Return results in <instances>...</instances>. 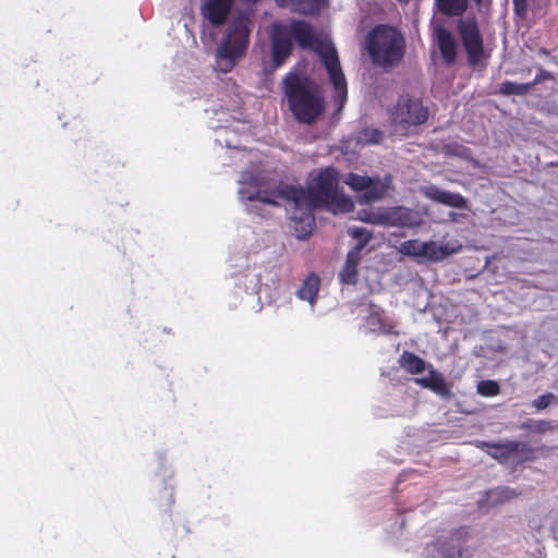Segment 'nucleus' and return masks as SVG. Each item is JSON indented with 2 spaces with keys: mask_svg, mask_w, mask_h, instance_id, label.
Here are the masks:
<instances>
[{
  "mask_svg": "<svg viewBox=\"0 0 558 558\" xmlns=\"http://www.w3.org/2000/svg\"><path fill=\"white\" fill-rule=\"evenodd\" d=\"M240 193L243 198L251 202L258 201L277 206V198H281L292 202L294 207H324L335 214L350 213L354 207L350 198L338 194V173L333 168L320 170L307 189L281 184L276 190L270 191L243 187Z\"/></svg>",
  "mask_w": 558,
  "mask_h": 558,
  "instance_id": "nucleus-1",
  "label": "nucleus"
},
{
  "mask_svg": "<svg viewBox=\"0 0 558 558\" xmlns=\"http://www.w3.org/2000/svg\"><path fill=\"white\" fill-rule=\"evenodd\" d=\"M288 28L291 39L293 38L301 48H311L318 53L333 86V101L340 111L348 99V85L336 48L330 43L318 39L312 26L305 21L292 20Z\"/></svg>",
  "mask_w": 558,
  "mask_h": 558,
  "instance_id": "nucleus-2",
  "label": "nucleus"
},
{
  "mask_svg": "<svg viewBox=\"0 0 558 558\" xmlns=\"http://www.w3.org/2000/svg\"><path fill=\"white\" fill-rule=\"evenodd\" d=\"M289 109L298 122L313 124L325 111V99L307 78L289 72L283 78Z\"/></svg>",
  "mask_w": 558,
  "mask_h": 558,
  "instance_id": "nucleus-3",
  "label": "nucleus"
},
{
  "mask_svg": "<svg viewBox=\"0 0 558 558\" xmlns=\"http://www.w3.org/2000/svg\"><path fill=\"white\" fill-rule=\"evenodd\" d=\"M405 38L393 26L379 24L374 26L365 38V49L372 63L385 71H390L403 60Z\"/></svg>",
  "mask_w": 558,
  "mask_h": 558,
  "instance_id": "nucleus-4",
  "label": "nucleus"
},
{
  "mask_svg": "<svg viewBox=\"0 0 558 558\" xmlns=\"http://www.w3.org/2000/svg\"><path fill=\"white\" fill-rule=\"evenodd\" d=\"M253 22L246 12H239L228 24L225 36L216 51L218 69L227 73L245 56L252 32Z\"/></svg>",
  "mask_w": 558,
  "mask_h": 558,
  "instance_id": "nucleus-5",
  "label": "nucleus"
},
{
  "mask_svg": "<svg viewBox=\"0 0 558 558\" xmlns=\"http://www.w3.org/2000/svg\"><path fill=\"white\" fill-rule=\"evenodd\" d=\"M457 29L466 53L469 65L473 68L480 65L487 56L485 54L484 39L476 19L459 20Z\"/></svg>",
  "mask_w": 558,
  "mask_h": 558,
  "instance_id": "nucleus-6",
  "label": "nucleus"
},
{
  "mask_svg": "<svg viewBox=\"0 0 558 558\" xmlns=\"http://www.w3.org/2000/svg\"><path fill=\"white\" fill-rule=\"evenodd\" d=\"M392 120L402 126H417L428 120L429 111L422 100L412 98L409 95L399 97L392 110Z\"/></svg>",
  "mask_w": 558,
  "mask_h": 558,
  "instance_id": "nucleus-7",
  "label": "nucleus"
},
{
  "mask_svg": "<svg viewBox=\"0 0 558 558\" xmlns=\"http://www.w3.org/2000/svg\"><path fill=\"white\" fill-rule=\"evenodd\" d=\"M271 62L274 69L280 68L292 53L293 45L287 25L276 23L270 32Z\"/></svg>",
  "mask_w": 558,
  "mask_h": 558,
  "instance_id": "nucleus-8",
  "label": "nucleus"
},
{
  "mask_svg": "<svg viewBox=\"0 0 558 558\" xmlns=\"http://www.w3.org/2000/svg\"><path fill=\"white\" fill-rule=\"evenodd\" d=\"M468 532L459 529L450 533L449 536L439 537L434 544L437 553L434 558H461L462 546L465 543Z\"/></svg>",
  "mask_w": 558,
  "mask_h": 558,
  "instance_id": "nucleus-9",
  "label": "nucleus"
},
{
  "mask_svg": "<svg viewBox=\"0 0 558 558\" xmlns=\"http://www.w3.org/2000/svg\"><path fill=\"white\" fill-rule=\"evenodd\" d=\"M234 0H203L202 15L210 25L218 27L226 24Z\"/></svg>",
  "mask_w": 558,
  "mask_h": 558,
  "instance_id": "nucleus-10",
  "label": "nucleus"
},
{
  "mask_svg": "<svg viewBox=\"0 0 558 558\" xmlns=\"http://www.w3.org/2000/svg\"><path fill=\"white\" fill-rule=\"evenodd\" d=\"M362 245H354L347 254L345 263L339 272V280L343 284L354 286L357 282L359 264L362 259Z\"/></svg>",
  "mask_w": 558,
  "mask_h": 558,
  "instance_id": "nucleus-11",
  "label": "nucleus"
},
{
  "mask_svg": "<svg viewBox=\"0 0 558 558\" xmlns=\"http://www.w3.org/2000/svg\"><path fill=\"white\" fill-rule=\"evenodd\" d=\"M435 37L441 58L447 65H451L457 60L458 45L453 35L444 26L435 29Z\"/></svg>",
  "mask_w": 558,
  "mask_h": 558,
  "instance_id": "nucleus-12",
  "label": "nucleus"
},
{
  "mask_svg": "<svg viewBox=\"0 0 558 558\" xmlns=\"http://www.w3.org/2000/svg\"><path fill=\"white\" fill-rule=\"evenodd\" d=\"M424 195L436 203L463 209L466 207V199L460 193H453L445 190H440L435 185H430L424 190Z\"/></svg>",
  "mask_w": 558,
  "mask_h": 558,
  "instance_id": "nucleus-13",
  "label": "nucleus"
},
{
  "mask_svg": "<svg viewBox=\"0 0 558 558\" xmlns=\"http://www.w3.org/2000/svg\"><path fill=\"white\" fill-rule=\"evenodd\" d=\"M366 326L369 332L383 335H398L395 331V324L384 317V311L378 306L371 304V310L365 318Z\"/></svg>",
  "mask_w": 558,
  "mask_h": 558,
  "instance_id": "nucleus-14",
  "label": "nucleus"
},
{
  "mask_svg": "<svg viewBox=\"0 0 558 558\" xmlns=\"http://www.w3.org/2000/svg\"><path fill=\"white\" fill-rule=\"evenodd\" d=\"M414 381L423 388L432 390L434 393L442 397L449 398L451 396L450 387L448 386L446 379L442 374L438 373L436 369L430 366L428 372V376L426 377H416Z\"/></svg>",
  "mask_w": 558,
  "mask_h": 558,
  "instance_id": "nucleus-15",
  "label": "nucleus"
},
{
  "mask_svg": "<svg viewBox=\"0 0 558 558\" xmlns=\"http://www.w3.org/2000/svg\"><path fill=\"white\" fill-rule=\"evenodd\" d=\"M475 446L486 451L493 459L501 464H507L513 458L512 440L505 442H488L484 440H476Z\"/></svg>",
  "mask_w": 558,
  "mask_h": 558,
  "instance_id": "nucleus-16",
  "label": "nucleus"
},
{
  "mask_svg": "<svg viewBox=\"0 0 558 558\" xmlns=\"http://www.w3.org/2000/svg\"><path fill=\"white\" fill-rule=\"evenodd\" d=\"M301 211V215L298 217L293 215V230L298 239L305 240L307 239L315 227V217L312 213L314 208H307L305 206L295 207Z\"/></svg>",
  "mask_w": 558,
  "mask_h": 558,
  "instance_id": "nucleus-17",
  "label": "nucleus"
},
{
  "mask_svg": "<svg viewBox=\"0 0 558 558\" xmlns=\"http://www.w3.org/2000/svg\"><path fill=\"white\" fill-rule=\"evenodd\" d=\"M320 287L319 277L311 272L302 282L301 287L296 291V296L300 300L307 301L311 305L316 302V296Z\"/></svg>",
  "mask_w": 558,
  "mask_h": 558,
  "instance_id": "nucleus-18",
  "label": "nucleus"
},
{
  "mask_svg": "<svg viewBox=\"0 0 558 558\" xmlns=\"http://www.w3.org/2000/svg\"><path fill=\"white\" fill-rule=\"evenodd\" d=\"M469 0H435L439 13L446 16H461L468 9Z\"/></svg>",
  "mask_w": 558,
  "mask_h": 558,
  "instance_id": "nucleus-19",
  "label": "nucleus"
},
{
  "mask_svg": "<svg viewBox=\"0 0 558 558\" xmlns=\"http://www.w3.org/2000/svg\"><path fill=\"white\" fill-rule=\"evenodd\" d=\"M399 365L411 375L421 374L426 369V362L415 353L403 351L399 356Z\"/></svg>",
  "mask_w": 558,
  "mask_h": 558,
  "instance_id": "nucleus-20",
  "label": "nucleus"
},
{
  "mask_svg": "<svg viewBox=\"0 0 558 558\" xmlns=\"http://www.w3.org/2000/svg\"><path fill=\"white\" fill-rule=\"evenodd\" d=\"M512 452L517 463L521 464L535 459V450L526 441L512 440Z\"/></svg>",
  "mask_w": 558,
  "mask_h": 558,
  "instance_id": "nucleus-21",
  "label": "nucleus"
},
{
  "mask_svg": "<svg viewBox=\"0 0 558 558\" xmlns=\"http://www.w3.org/2000/svg\"><path fill=\"white\" fill-rule=\"evenodd\" d=\"M324 3L325 0H295L291 10L302 15H315L320 11Z\"/></svg>",
  "mask_w": 558,
  "mask_h": 558,
  "instance_id": "nucleus-22",
  "label": "nucleus"
},
{
  "mask_svg": "<svg viewBox=\"0 0 558 558\" xmlns=\"http://www.w3.org/2000/svg\"><path fill=\"white\" fill-rule=\"evenodd\" d=\"M425 244L426 248H424L425 253L423 256L433 262L442 260L453 252L450 251L447 245L438 244L433 241L425 242Z\"/></svg>",
  "mask_w": 558,
  "mask_h": 558,
  "instance_id": "nucleus-23",
  "label": "nucleus"
},
{
  "mask_svg": "<svg viewBox=\"0 0 558 558\" xmlns=\"http://www.w3.org/2000/svg\"><path fill=\"white\" fill-rule=\"evenodd\" d=\"M532 90L531 84L529 83H515L511 81H505L499 85V94L505 96L518 95L524 96Z\"/></svg>",
  "mask_w": 558,
  "mask_h": 558,
  "instance_id": "nucleus-24",
  "label": "nucleus"
},
{
  "mask_svg": "<svg viewBox=\"0 0 558 558\" xmlns=\"http://www.w3.org/2000/svg\"><path fill=\"white\" fill-rule=\"evenodd\" d=\"M424 248H426L425 242H421L418 240H408L401 244L400 252L409 256L423 257L425 253Z\"/></svg>",
  "mask_w": 558,
  "mask_h": 558,
  "instance_id": "nucleus-25",
  "label": "nucleus"
},
{
  "mask_svg": "<svg viewBox=\"0 0 558 558\" xmlns=\"http://www.w3.org/2000/svg\"><path fill=\"white\" fill-rule=\"evenodd\" d=\"M345 184H348L352 190L356 192H362L364 189L368 187L371 183H373V179L367 175H360L356 173H349L344 180Z\"/></svg>",
  "mask_w": 558,
  "mask_h": 558,
  "instance_id": "nucleus-26",
  "label": "nucleus"
},
{
  "mask_svg": "<svg viewBox=\"0 0 558 558\" xmlns=\"http://www.w3.org/2000/svg\"><path fill=\"white\" fill-rule=\"evenodd\" d=\"M384 140V133L378 129L366 128L360 132L357 142L364 145L379 144Z\"/></svg>",
  "mask_w": 558,
  "mask_h": 558,
  "instance_id": "nucleus-27",
  "label": "nucleus"
},
{
  "mask_svg": "<svg viewBox=\"0 0 558 558\" xmlns=\"http://www.w3.org/2000/svg\"><path fill=\"white\" fill-rule=\"evenodd\" d=\"M362 192L363 193L361 195V199H363L365 203H371L376 199H379V198H381V196L384 194L378 182H375L374 179H373V183H371L368 185V187L364 189Z\"/></svg>",
  "mask_w": 558,
  "mask_h": 558,
  "instance_id": "nucleus-28",
  "label": "nucleus"
},
{
  "mask_svg": "<svg viewBox=\"0 0 558 558\" xmlns=\"http://www.w3.org/2000/svg\"><path fill=\"white\" fill-rule=\"evenodd\" d=\"M477 392L484 397H495L499 395L500 387L495 380H482L477 385Z\"/></svg>",
  "mask_w": 558,
  "mask_h": 558,
  "instance_id": "nucleus-29",
  "label": "nucleus"
},
{
  "mask_svg": "<svg viewBox=\"0 0 558 558\" xmlns=\"http://www.w3.org/2000/svg\"><path fill=\"white\" fill-rule=\"evenodd\" d=\"M349 234L356 239L357 242L355 245H362V251L365 248V246L368 244V242L372 240V232H369L368 230H366L365 228H359V227H354V228H351L349 230Z\"/></svg>",
  "mask_w": 558,
  "mask_h": 558,
  "instance_id": "nucleus-30",
  "label": "nucleus"
},
{
  "mask_svg": "<svg viewBox=\"0 0 558 558\" xmlns=\"http://www.w3.org/2000/svg\"><path fill=\"white\" fill-rule=\"evenodd\" d=\"M522 427L526 428V429H530L532 432H535V433H541V434L554 429V426H553L551 422L544 421V420L533 421V422H530V423H524L522 425Z\"/></svg>",
  "mask_w": 558,
  "mask_h": 558,
  "instance_id": "nucleus-31",
  "label": "nucleus"
},
{
  "mask_svg": "<svg viewBox=\"0 0 558 558\" xmlns=\"http://www.w3.org/2000/svg\"><path fill=\"white\" fill-rule=\"evenodd\" d=\"M553 402H558V398L554 393L547 392L545 395L539 396L537 399H535L532 402V405L536 410H544L547 407H549Z\"/></svg>",
  "mask_w": 558,
  "mask_h": 558,
  "instance_id": "nucleus-32",
  "label": "nucleus"
},
{
  "mask_svg": "<svg viewBox=\"0 0 558 558\" xmlns=\"http://www.w3.org/2000/svg\"><path fill=\"white\" fill-rule=\"evenodd\" d=\"M549 80H555L554 75L549 71L541 68L536 73L534 80L532 82H529V84H531V88L533 89L534 86H536L537 84Z\"/></svg>",
  "mask_w": 558,
  "mask_h": 558,
  "instance_id": "nucleus-33",
  "label": "nucleus"
},
{
  "mask_svg": "<svg viewBox=\"0 0 558 558\" xmlns=\"http://www.w3.org/2000/svg\"><path fill=\"white\" fill-rule=\"evenodd\" d=\"M513 9L517 15L524 17L527 11L526 0H513Z\"/></svg>",
  "mask_w": 558,
  "mask_h": 558,
  "instance_id": "nucleus-34",
  "label": "nucleus"
},
{
  "mask_svg": "<svg viewBox=\"0 0 558 558\" xmlns=\"http://www.w3.org/2000/svg\"><path fill=\"white\" fill-rule=\"evenodd\" d=\"M360 219L374 225H381L387 220L386 217L381 214H371L367 217H360Z\"/></svg>",
  "mask_w": 558,
  "mask_h": 558,
  "instance_id": "nucleus-35",
  "label": "nucleus"
},
{
  "mask_svg": "<svg viewBox=\"0 0 558 558\" xmlns=\"http://www.w3.org/2000/svg\"><path fill=\"white\" fill-rule=\"evenodd\" d=\"M501 495L506 498V499H510L514 496H517V494L514 493V490L510 489V488H504L501 490Z\"/></svg>",
  "mask_w": 558,
  "mask_h": 558,
  "instance_id": "nucleus-36",
  "label": "nucleus"
},
{
  "mask_svg": "<svg viewBox=\"0 0 558 558\" xmlns=\"http://www.w3.org/2000/svg\"><path fill=\"white\" fill-rule=\"evenodd\" d=\"M242 2H244L246 4H256L258 2V0H242Z\"/></svg>",
  "mask_w": 558,
  "mask_h": 558,
  "instance_id": "nucleus-37",
  "label": "nucleus"
}]
</instances>
